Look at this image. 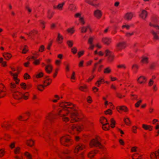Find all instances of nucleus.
Returning a JSON list of instances; mask_svg holds the SVG:
<instances>
[{
  "label": "nucleus",
  "instance_id": "a19ab883",
  "mask_svg": "<svg viewBox=\"0 0 159 159\" xmlns=\"http://www.w3.org/2000/svg\"><path fill=\"white\" fill-rule=\"evenodd\" d=\"M38 32L37 31L34 30L31 31L29 34H27L30 37L37 34H38Z\"/></svg>",
  "mask_w": 159,
  "mask_h": 159
},
{
  "label": "nucleus",
  "instance_id": "4468645a",
  "mask_svg": "<svg viewBox=\"0 0 159 159\" xmlns=\"http://www.w3.org/2000/svg\"><path fill=\"white\" fill-rule=\"evenodd\" d=\"M151 159H157L159 158V148L155 152H152L150 155Z\"/></svg>",
  "mask_w": 159,
  "mask_h": 159
},
{
  "label": "nucleus",
  "instance_id": "bb28decb",
  "mask_svg": "<svg viewBox=\"0 0 159 159\" xmlns=\"http://www.w3.org/2000/svg\"><path fill=\"white\" fill-rule=\"evenodd\" d=\"M105 82L104 79L102 77H100L96 82L95 85L98 87H99L102 84L104 83Z\"/></svg>",
  "mask_w": 159,
  "mask_h": 159
},
{
  "label": "nucleus",
  "instance_id": "393cba45",
  "mask_svg": "<svg viewBox=\"0 0 159 159\" xmlns=\"http://www.w3.org/2000/svg\"><path fill=\"white\" fill-rule=\"evenodd\" d=\"M65 2H64L59 3L57 5H55L54 6V8L59 10H61L62 9L64 5Z\"/></svg>",
  "mask_w": 159,
  "mask_h": 159
},
{
  "label": "nucleus",
  "instance_id": "864d4df0",
  "mask_svg": "<svg viewBox=\"0 0 159 159\" xmlns=\"http://www.w3.org/2000/svg\"><path fill=\"white\" fill-rule=\"evenodd\" d=\"M149 25L150 26H152L155 28L157 30V32L159 34V26L157 25H155L152 24L151 23H150Z\"/></svg>",
  "mask_w": 159,
  "mask_h": 159
},
{
  "label": "nucleus",
  "instance_id": "a211bd4d",
  "mask_svg": "<svg viewBox=\"0 0 159 159\" xmlns=\"http://www.w3.org/2000/svg\"><path fill=\"white\" fill-rule=\"evenodd\" d=\"M141 62L142 64H147L149 63V57L148 56L143 55L141 57Z\"/></svg>",
  "mask_w": 159,
  "mask_h": 159
},
{
  "label": "nucleus",
  "instance_id": "b1692460",
  "mask_svg": "<svg viewBox=\"0 0 159 159\" xmlns=\"http://www.w3.org/2000/svg\"><path fill=\"white\" fill-rule=\"evenodd\" d=\"M2 55L5 59L7 61L9 60L12 56L10 53L8 52L3 53Z\"/></svg>",
  "mask_w": 159,
  "mask_h": 159
},
{
  "label": "nucleus",
  "instance_id": "79ce46f5",
  "mask_svg": "<svg viewBox=\"0 0 159 159\" xmlns=\"http://www.w3.org/2000/svg\"><path fill=\"white\" fill-rule=\"evenodd\" d=\"M100 121L102 125L108 123L107 119L103 117L101 118Z\"/></svg>",
  "mask_w": 159,
  "mask_h": 159
},
{
  "label": "nucleus",
  "instance_id": "423d86ee",
  "mask_svg": "<svg viewBox=\"0 0 159 159\" xmlns=\"http://www.w3.org/2000/svg\"><path fill=\"white\" fill-rule=\"evenodd\" d=\"M11 71H10L9 73L10 75L13 76V79L15 81L16 84H18L20 81V80L17 78L18 73L17 72L13 73V72L15 71L16 70V69L15 68L11 67Z\"/></svg>",
  "mask_w": 159,
  "mask_h": 159
},
{
  "label": "nucleus",
  "instance_id": "052dcab7",
  "mask_svg": "<svg viewBox=\"0 0 159 159\" xmlns=\"http://www.w3.org/2000/svg\"><path fill=\"white\" fill-rule=\"evenodd\" d=\"M70 79L71 80L72 82H73V80L75 79V73L74 71H73L72 73V74L70 77Z\"/></svg>",
  "mask_w": 159,
  "mask_h": 159
},
{
  "label": "nucleus",
  "instance_id": "6e6d98bb",
  "mask_svg": "<svg viewBox=\"0 0 159 159\" xmlns=\"http://www.w3.org/2000/svg\"><path fill=\"white\" fill-rule=\"evenodd\" d=\"M79 20L80 23L82 25H84L85 23L84 19L83 17H80V18L79 19Z\"/></svg>",
  "mask_w": 159,
  "mask_h": 159
},
{
  "label": "nucleus",
  "instance_id": "f257e3e1",
  "mask_svg": "<svg viewBox=\"0 0 159 159\" xmlns=\"http://www.w3.org/2000/svg\"><path fill=\"white\" fill-rule=\"evenodd\" d=\"M59 108L57 111V115L65 122L70 121L74 123L80 121L84 117L80 110L78 107L67 102H61L59 103Z\"/></svg>",
  "mask_w": 159,
  "mask_h": 159
},
{
  "label": "nucleus",
  "instance_id": "4d7b16f0",
  "mask_svg": "<svg viewBox=\"0 0 159 159\" xmlns=\"http://www.w3.org/2000/svg\"><path fill=\"white\" fill-rule=\"evenodd\" d=\"M5 150L4 149H0V157H2L5 154Z\"/></svg>",
  "mask_w": 159,
  "mask_h": 159
},
{
  "label": "nucleus",
  "instance_id": "f8f14e48",
  "mask_svg": "<svg viewBox=\"0 0 159 159\" xmlns=\"http://www.w3.org/2000/svg\"><path fill=\"white\" fill-rule=\"evenodd\" d=\"M54 118V115L52 112L48 113L47 115L44 123L46 124L48 121L51 122Z\"/></svg>",
  "mask_w": 159,
  "mask_h": 159
},
{
  "label": "nucleus",
  "instance_id": "338daca9",
  "mask_svg": "<svg viewBox=\"0 0 159 159\" xmlns=\"http://www.w3.org/2000/svg\"><path fill=\"white\" fill-rule=\"evenodd\" d=\"M67 31L68 33L71 34H73L74 32V30L73 28H70L67 29Z\"/></svg>",
  "mask_w": 159,
  "mask_h": 159
},
{
  "label": "nucleus",
  "instance_id": "4be33fe9",
  "mask_svg": "<svg viewBox=\"0 0 159 159\" xmlns=\"http://www.w3.org/2000/svg\"><path fill=\"white\" fill-rule=\"evenodd\" d=\"M111 39L108 37H104L102 39V42L107 45H109L111 42Z\"/></svg>",
  "mask_w": 159,
  "mask_h": 159
},
{
  "label": "nucleus",
  "instance_id": "2eb2a0df",
  "mask_svg": "<svg viewBox=\"0 0 159 159\" xmlns=\"http://www.w3.org/2000/svg\"><path fill=\"white\" fill-rule=\"evenodd\" d=\"M84 152H82L81 153L79 156H76L74 157H66V159H84Z\"/></svg>",
  "mask_w": 159,
  "mask_h": 159
},
{
  "label": "nucleus",
  "instance_id": "cd10ccee",
  "mask_svg": "<svg viewBox=\"0 0 159 159\" xmlns=\"http://www.w3.org/2000/svg\"><path fill=\"white\" fill-rule=\"evenodd\" d=\"M116 109L119 112L120 110H122L125 112H127L128 111V108L124 106H118L116 107Z\"/></svg>",
  "mask_w": 159,
  "mask_h": 159
},
{
  "label": "nucleus",
  "instance_id": "c756f323",
  "mask_svg": "<svg viewBox=\"0 0 159 159\" xmlns=\"http://www.w3.org/2000/svg\"><path fill=\"white\" fill-rule=\"evenodd\" d=\"M52 82V80L48 77H47L44 81V86H47L49 85Z\"/></svg>",
  "mask_w": 159,
  "mask_h": 159
},
{
  "label": "nucleus",
  "instance_id": "e433bc0d",
  "mask_svg": "<svg viewBox=\"0 0 159 159\" xmlns=\"http://www.w3.org/2000/svg\"><path fill=\"white\" fill-rule=\"evenodd\" d=\"M131 152H135L137 153L139 152V150L138 147L134 146L131 148Z\"/></svg>",
  "mask_w": 159,
  "mask_h": 159
},
{
  "label": "nucleus",
  "instance_id": "0eeeda50",
  "mask_svg": "<svg viewBox=\"0 0 159 159\" xmlns=\"http://www.w3.org/2000/svg\"><path fill=\"white\" fill-rule=\"evenodd\" d=\"M105 56L107 57L108 60L110 62L112 61L114 58V56L112 54V52L107 49L105 51Z\"/></svg>",
  "mask_w": 159,
  "mask_h": 159
},
{
  "label": "nucleus",
  "instance_id": "69168bd1",
  "mask_svg": "<svg viewBox=\"0 0 159 159\" xmlns=\"http://www.w3.org/2000/svg\"><path fill=\"white\" fill-rule=\"evenodd\" d=\"M24 79L26 80L30 78V76L27 73H25L24 75Z\"/></svg>",
  "mask_w": 159,
  "mask_h": 159
},
{
  "label": "nucleus",
  "instance_id": "13d9d810",
  "mask_svg": "<svg viewBox=\"0 0 159 159\" xmlns=\"http://www.w3.org/2000/svg\"><path fill=\"white\" fill-rule=\"evenodd\" d=\"M21 88L24 90L26 89V84L24 83H22L20 84Z\"/></svg>",
  "mask_w": 159,
  "mask_h": 159
},
{
  "label": "nucleus",
  "instance_id": "0e129e2a",
  "mask_svg": "<svg viewBox=\"0 0 159 159\" xmlns=\"http://www.w3.org/2000/svg\"><path fill=\"white\" fill-rule=\"evenodd\" d=\"M43 74L42 72H40L36 75V77L37 78H40L43 77Z\"/></svg>",
  "mask_w": 159,
  "mask_h": 159
},
{
  "label": "nucleus",
  "instance_id": "9b49d317",
  "mask_svg": "<svg viewBox=\"0 0 159 159\" xmlns=\"http://www.w3.org/2000/svg\"><path fill=\"white\" fill-rule=\"evenodd\" d=\"M39 56V54L38 52H36L34 56H30L28 57V59L30 60V59H33L34 60L33 62V63L35 65H38L40 63V60H39L36 59L38 56Z\"/></svg>",
  "mask_w": 159,
  "mask_h": 159
},
{
  "label": "nucleus",
  "instance_id": "ea45409f",
  "mask_svg": "<svg viewBox=\"0 0 159 159\" xmlns=\"http://www.w3.org/2000/svg\"><path fill=\"white\" fill-rule=\"evenodd\" d=\"M151 32L153 35L154 39H155L156 40H159V37L157 35L156 33L154 32L153 30H152Z\"/></svg>",
  "mask_w": 159,
  "mask_h": 159
},
{
  "label": "nucleus",
  "instance_id": "ddd939ff",
  "mask_svg": "<svg viewBox=\"0 0 159 159\" xmlns=\"http://www.w3.org/2000/svg\"><path fill=\"white\" fill-rule=\"evenodd\" d=\"M148 16L147 12L144 10H141L139 14V17L143 20H145Z\"/></svg>",
  "mask_w": 159,
  "mask_h": 159
},
{
  "label": "nucleus",
  "instance_id": "7ed1b4c3",
  "mask_svg": "<svg viewBox=\"0 0 159 159\" xmlns=\"http://www.w3.org/2000/svg\"><path fill=\"white\" fill-rule=\"evenodd\" d=\"M101 139L98 136H96L94 139H93L90 142L89 146L91 148L93 147H98L103 151L106 150L105 148L100 143Z\"/></svg>",
  "mask_w": 159,
  "mask_h": 159
},
{
  "label": "nucleus",
  "instance_id": "49530a36",
  "mask_svg": "<svg viewBox=\"0 0 159 159\" xmlns=\"http://www.w3.org/2000/svg\"><path fill=\"white\" fill-rule=\"evenodd\" d=\"M124 121L125 124L128 125H129L130 124V121L129 118L128 117H127L124 119Z\"/></svg>",
  "mask_w": 159,
  "mask_h": 159
},
{
  "label": "nucleus",
  "instance_id": "c85d7f7f",
  "mask_svg": "<svg viewBox=\"0 0 159 159\" xmlns=\"http://www.w3.org/2000/svg\"><path fill=\"white\" fill-rule=\"evenodd\" d=\"M142 128L146 130H148L151 131L152 129V127L150 125H148L146 124H143L142 125Z\"/></svg>",
  "mask_w": 159,
  "mask_h": 159
},
{
  "label": "nucleus",
  "instance_id": "9d476101",
  "mask_svg": "<svg viewBox=\"0 0 159 159\" xmlns=\"http://www.w3.org/2000/svg\"><path fill=\"white\" fill-rule=\"evenodd\" d=\"M13 98L16 99L20 100L22 99V93L15 90L12 91Z\"/></svg>",
  "mask_w": 159,
  "mask_h": 159
},
{
  "label": "nucleus",
  "instance_id": "dca6fc26",
  "mask_svg": "<svg viewBox=\"0 0 159 159\" xmlns=\"http://www.w3.org/2000/svg\"><path fill=\"white\" fill-rule=\"evenodd\" d=\"M147 80V78L143 76H139L137 79L138 82L141 84H143L146 83Z\"/></svg>",
  "mask_w": 159,
  "mask_h": 159
},
{
  "label": "nucleus",
  "instance_id": "3c124183",
  "mask_svg": "<svg viewBox=\"0 0 159 159\" xmlns=\"http://www.w3.org/2000/svg\"><path fill=\"white\" fill-rule=\"evenodd\" d=\"M84 1L86 2L91 5H92L93 6H96V4H94L93 3V0H84Z\"/></svg>",
  "mask_w": 159,
  "mask_h": 159
},
{
  "label": "nucleus",
  "instance_id": "de8ad7c7",
  "mask_svg": "<svg viewBox=\"0 0 159 159\" xmlns=\"http://www.w3.org/2000/svg\"><path fill=\"white\" fill-rule=\"evenodd\" d=\"M61 63V61L60 60L57 59L55 61V65L57 66H59Z\"/></svg>",
  "mask_w": 159,
  "mask_h": 159
},
{
  "label": "nucleus",
  "instance_id": "5701e85b",
  "mask_svg": "<svg viewBox=\"0 0 159 159\" xmlns=\"http://www.w3.org/2000/svg\"><path fill=\"white\" fill-rule=\"evenodd\" d=\"M94 15L95 17L99 19L101 17L102 13L100 10H97L94 11Z\"/></svg>",
  "mask_w": 159,
  "mask_h": 159
},
{
  "label": "nucleus",
  "instance_id": "7c9ffc66",
  "mask_svg": "<svg viewBox=\"0 0 159 159\" xmlns=\"http://www.w3.org/2000/svg\"><path fill=\"white\" fill-rule=\"evenodd\" d=\"M22 99L25 100H27L28 99L29 96V93L28 92H25L22 93Z\"/></svg>",
  "mask_w": 159,
  "mask_h": 159
},
{
  "label": "nucleus",
  "instance_id": "58836bf2",
  "mask_svg": "<svg viewBox=\"0 0 159 159\" xmlns=\"http://www.w3.org/2000/svg\"><path fill=\"white\" fill-rule=\"evenodd\" d=\"M34 141L31 139L27 140L26 142V144L28 146L31 147L33 146L34 145Z\"/></svg>",
  "mask_w": 159,
  "mask_h": 159
},
{
  "label": "nucleus",
  "instance_id": "412c9836",
  "mask_svg": "<svg viewBox=\"0 0 159 159\" xmlns=\"http://www.w3.org/2000/svg\"><path fill=\"white\" fill-rule=\"evenodd\" d=\"M64 38L63 36L60 33H57V41L59 44H61L63 43Z\"/></svg>",
  "mask_w": 159,
  "mask_h": 159
},
{
  "label": "nucleus",
  "instance_id": "aec40b11",
  "mask_svg": "<svg viewBox=\"0 0 159 159\" xmlns=\"http://www.w3.org/2000/svg\"><path fill=\"white\" fill-rule=\"evenodd\" d=\"M134 15V13L132 12H128L125 14L124 18L126 20H130Z\"/></svg>",
  "mask_w": 159,
  "mask_h": 159
},
{
  "label": "nucleus",
  "instance_id": "a878e982",
  "mask_svg": "<svg viewBox=\"0 0 159 159\" xmlns=\"http://www.w3.org/2000/svg\"><path fill=\"white\" fill-rule=\"evenodd\" d=\"M98 151L95 150H93L89 152L87 154V156L90 158H93L97 153Z\"/></svg>",
  "mask_w": 159,
  "mask_h": 159
},
{
  "label": "nucleus",
  "instance_id": "72a5a7b5",
  "mask_svg": "<svg viewBox=\"0 0 159 159\" xmlns=\"http://www.w3.org/2000/svg\"><path fill=\"white\" fill-rule=\"evenodd\" d=\"M14 154L16 155L20 154L21 152V149L20 147H17L14 148L13 150Z\"/></svg>",
  "mask_w": 159,
  "mask_h": 159
},
{
  "label": "nucleus",
  "instance_id": "a18cd8bd",
  "mask_svg": "<svg viewBox=\"0 0 159 159\" xmlns=\"http://www.w3.org/2000/svg\"><path fill=\"white\" fill-rule=\"evenodd\" d=\"M44 87L45 86H44V85H43L42 84H39L37 86V88L39 90L42 91L44 89Z\"/></svg>",
  "mask_w": 159,
  "mask_h": 159
},
{
  "label": "nucleus",
  "instance_id": "6e6552de",
  "mask_svg": "<svg viewBox=\"0 0 159 159\" xmlns=\"http://www.w3.org/2000/svg\"><path fill=\"white\" fill-rule=\"evenodd\" d=\"M86 148L85 144L82 143H80L77 144L75 146L74 150L75 153H78V152L83 150Z\"/></svg>",
  "mask_w": 159,
  "mask_h": 159
},
{
  "label": "nucleus",
  "instance_id": "f3484780",
  "mask_svg": "<svg viewBox=\"0 0 159 159\" xmlns=\"http://www.w3.org/2000/svg\"><path fill=\"white\" fill-rule=\"evenodd\" d=\"M6 89L2 84H0V98H2L5 95Z\"/></svg>",
  "mask_w": 159,
  "mask_h": 159
},
{
  "label": "nucleus",
  "instance_id": "473e14b6",
  "mask_svg": "<svg viewBox=\"0 0 159 159\" xmlns=\"http://www.w3.org/2000/svg\"><path fill=\"white\" fill-rule=\"evenodd\" d=\"M80 29H81V32L82 33H85L88 29H89L91 30L90 28L89 25H88L87 26H83L80 28Z\"/></svg>",
  "mask_w": 159,
  "mask_h": 159
},
{
  "label": "nucleus",
  "instance_id": "680f3d73",
  "mask_svg": "<svg viewBox=\"0 0 159 159\" xmlns=\"http://www.w3.org/2000/svg\"><path fill=\"white\" fill-rule=\"evenodd\" d=\"M77 49L76 47H74L71 49V51L74 54L76 53L77 52Z\"/></svg>",
  "mask_w": 159,
  "mask_h": 159
},
{
  "label": "nucleus",
  "instance_id": "f03ea898",
  "mask_svg": "<svg viewBox=\"0 0 159 159\" xmlns=\"http://www.w3.org/2000/svg\"><path fill=\"white\" fill-rule=\"evenodd\" d=\"M92 123L86 118L83 120V123L82 125H72L71 127L72 131L74 132L76 131L78 133L80 132L84 128H89L92 126Z\"/></svg>",
  "mask_w": 159,
  "mask_h": 159
},
{
  "label": "nucleus",
  "instance_id": "2f4dec72",
  "mask_svg": "<svg viewBox=\"0 0 159 159\" xmlns=\"http://www.w3.org/2000/svg\"><path fill=\"white\" fill-rule=\"evenodd\" d=\"M142 156V155L140 154L138 152L134 153L132 157L133 159H141Z\"/></svg>",
  "mask_w": 159,
  "mask_h": 159
},
{
  "label": "nucleus",
  "instance_id": "1a4fd4ad",
  "mask_svg": "<svg viewBox=\"0 0 159 159\" xmlns=\"http://www.w3.org/2000/svg\"><path fill=\"white\" fill-rule=\"evenodd\" d=\"M126 47V43L125 42H120L116 45V49L117 51H121Z\"/></svg>",
  "mask_w": 159,
  "mask_h": 159
},
{
  "label": "nucleus",
  "instance_id": "6ab92c4d",
  "mask_svg": "<svg viewBox=\"0 0 159 159\" xmlns=\"http://www.w3.org/2000/svg\"><path fill=\"white\" fill-rule=\"evenodd\" d=\"M45 70L47 73L50 74L53 70L52 66L51 64H47L45 66Z\"/></svg>",
  "mask_w": 159,
  "mask_h": 159
},
{
  "label": "nucleus",
  "instance_id": "e2e57ef3",
  "mask_svg": "<svg viewBox=\"0 0 159 159\" xmlns=\"http://www.w3.org/2000/svg\"><path fill=\"white\" fill-rule=\"evenodd\" d=\"M138 97L137 95L131 94V98L132 100H137Z\"/></svg>",
  "mask_w": 159,
  "mask_h": 159
},
{
  "label": "nucleus",
  "instance_id": "39448f33",
  "mask_svg": "<svg viewBox=\"0 0 159 159\" xmlns=\"http://www.w3.org/2000/svg\"><path fill=\"white\" fill-rule=\"evenodd\" d=\"M70 152V151L69 150H66L62 152L61 154H60L57 153V152L56 150H55L53 152H46L44 153V155L45 156L49 158V159H51L53 157L55 153H57L58 155L60 158L63 159L64 158V157L63 156V155L68 154H69Z\"/></svg>",
  "mask_w": 159,
  "mask_h": 159
},
{
  "label": "nucleus",
  "instance_id": "bf43d9fd",
  "mask_svg": "<svg viewBox=\"0 0 159 159\" xmlns=\"http://www.w3.org/2000/svg\"><path fill=\"white\" fill-rule=\"evenodd\" d=\"M86 85H84L83 86H80L79 88V89L81 91H84L86 89Z\"/></svg>",
  "mask_w": 159,
  "mask_h": 159
},
{
  "label": "nucleus",
  "instance_id": "20e7f679",
  "mask_svg": "<svg viewBox=\"0 0 159 159\" xmlns=\"http://www.w3.org/2000/svg\"><path fill=\"white\" fill-rule=\"evenodd\" d=\"M60 141L62 145L66 146H69L73 143L72 140L69 135H65L62 136L60 138Z\"/></svg>",
  "mask_w": 159,
  "mask_h": 159
},
{
  "label": "nucleus",
  "instance_id": "4c0bfd02",
  "mask_svg": "<svg viewBox=\"0 0 159 159\" xmlns=\"http://www.w3.org/2000/svg\"><path fill=\"white\" fill-rule=\"evenodd\" d=\"M60 97L57 95H55L54 96V99L51 100V101L54 102L56 103L60 99Z\"/></svg>",
  "mask_w": 159,
  "mask_h": 159
},
{
  "label": "nucleus",
  "instance_id": "774afa93",
  "mask_svg": "<svg viewBox=\"0 0 159 159\" xmlns=\"http://www.w3.org/2000/svg\"><path fill=\"white\" fill-rule=\"evenodd\" d=\"M28 47L26 46H25L22 50V53L25 54L28 51Z\"/></svg>",
  "mask_w": 159,
  "mask_h": 159
},
{
  "label": "nucleus",
  "instance_id": "c03bdc74",
  "mask_svg": "<svg viewBox=\"0 0 159 159\" xmlns=\"http://www.w3.org/2000/svg\"><path fill=\"white\" fill-rule=\"evenodd\" d=\"M109 128V125L108 123L102 125V129L104 130H108Z\"/></svg>",
  "mask_w": 159,
  "mask_h": 159
},
{
  "label": "nucleus",
  "instance_id": "37998d69",
  "mask_svg": "<svg viewBox=\"0 0 159 159\" xmlns=\"http://www.w3.org/2000/svg\"><path fill=\"white\" fill-rule=\"evenodd\" d=\"M117 67L119 69H125L126 68V66L125 64H119L117 66Z\"/></svg>",
  "mask_w": 159,
  "mask_h": 159
},
{
  "label": "nucleus",
  "instance_id": "c9c22d12",
  "mask_svg": "<svg viewBox=\"0 0 159 159\" xmlns=\"http://www.w3.org/2000/svg\"><path fill=\"white\" fill-rule=\"evenodd\" d=\"M24 156L26 159H32V155L28 152H25Z\"/></svg>",
  "mask_w": 159,
  "mask_h": 159
},
{
  "label": "nucleus",
  "instance_id": "09e8293b",
  "mask_svg": "<svg viewBox=\"0 0 159 159\" xmlns=\"http://www.w3.org/2000/svg\"><path fill=\"white\" fill-rule=\"evenodd\" d=\"M143 101L141 99H139L135 104V107L136 108L139 107Z\"/></svg>",
  "mask_w": 159,
  "mask_h": 159
},
{
  "label": "nucleus",
  "instance_id": "603ef678",
  "mask_svg": "<svg viewBox=\"0 0 159 159\" xmlns=\"http://www.w3.org/2000/svg\"><path fill=\"white\" fill-rule=\"evenodd\" d=\"M54 14V12L51 10H49L48 12V17L50 19L53 16Z\"/></svg>",
  "mask_w": 159,
  "mask_h": 159
},
{
  "label": "nucleus",
  "instance_id": "5fc2aeb1",
  "mask_svg": "<svg viewBox=\"0 0 159 159\" xmlns=\"http://www.w3.org/2000/svg\"><path fill=\"white\" fill-rule=\"evenodd\" d=\"M67 44L68 46L70 48L72 47L73 44V42L72 40H68L67 41Z\"/></svg>",
  "mask_w": 159,
  "mask_h": 159
},
{
  "label": "nucleus",
  "instance_id": "8fccbe9b",
  "mask_svg": "<svg viewBox=\"0 0 159 159\" xmlns=\"http://www.w3.org/2000/svg\"><path fill=\"white\" fill-rule=\"evenodd\" d=\"M111 69L109 67H108L105 69L104 72L105 74H109L111 73Z\"/></svg>",
  "mask_w": 159,
  "mask_h": 159
},
{
  "label": "nucleus",
  "instance_id": "f704fd0d",
  "mask_svg": "<svg viewBox=\"0 0 159 159\" xmlns=\"http://www.w3.org/2000/svg\"><path fill=\"white\" fill-rule=\"evenodd\" d=\"M139 68V66L137 64H134L132 66V70L135 73H136Z\"/></svg>",
  "mask_w": 159,
  "mask_h": 159
}]
</instances>
